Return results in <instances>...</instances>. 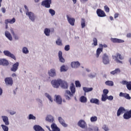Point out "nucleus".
Masks as SVG:
<instances>
[{"mask_svg":"<svg viewBox=\"0 0 131 131\" xmlns=\"http://www.w3.org/2000/svg\"><path fill=\"white\" fill-rule=\"evenodd\" d=\"M49 75L51 77H54L56 76V70L55 69H52L49 72Z\"/></svg>","mask_w":131,"mask_h":131,"instance_id":"nucleus-27","label":"nucleus"},{"mask_svg":"<svg viewBox=\"0 0 131 131\" xmlns=\"http://www.w3.org/2000/svg\"><path fill=\"white\" fill-rule=\"evenodd\" d=\"M111 40L113 42H117L119 43H122V42H124V40H121L120 39H117L116 38H111Z\"/></svg>","mask_w":131,"mask_h":131,"instance_id":"nucleus-26","label":"nucleus"},{"mask_svg":"<svg viewBox=\"0 0 131 131\" xmlns=\"http://www.w3.org/2000/svg\"><path fill=\"white\" fill-rule=\"evenodd\" d=\"M123 118L124 119H129V118H131V110L124 114Z\"/></svg>","mask_w":131,"mask_h":131,"instance_id":"nucleus-17","label":"nucleus"},{"mask_svg":"<svg viewBox=\"0 0 131 131\" xmlns=\"http://www.w3.org/2000/svg\"><path fill=\"white\" fill-rule=\"evenodd\" d=\"M70 90L71 91V93L73 94H75V86L73 83H72L70 86Z\"/></svg>","mask_w":131,"mask_h":131,"instance_id":"nucleus-34","label":"nucleus"},{"mask_svg":"<svg viewBox=\"0 0 131 131\" xmlns=\"http://www.w3.org/2000/svg\"><path fill=\"white\" fill-rule=\"evenodd\" d=\"M51 127L52 129V131H60V128L58 127V126H57V125L54 123H53L51 124Z\"/></svg>","mask_w":131,"mask_h":131,"instance_id":"nucleus-23","label":"nucleus"},{"mask_svg":"<svg viewBox=\"0 0 131 131\" xmlns=\"http://www.w3.org/2000/svg\"><path fill=\"white\" fill-rule=\"evenodd\" d=\"M51 32V30L50 29L46 28L44 30V33L46 36H50V33Z\"/></svg>","mask_w":131,"mask_h":131,"instance_id":"nucleus-36","label":"nucleus"},{"mask_svg":"<svg viewBox=\"0 0 131 131\" xmlns=\"http://www.w3.org/2000/svg\"><path fill=\"white\" fill-rule=\"evenodd\" d=\"M88 76L90 77V78H95V77H96V75L94 74H90L88 75Z\"/></svg>","mask_w":131,"mask_h":131,"instance_id":"nucleus-56","label":"nucleus"},{"mask_svg":"<svg viewBox=\"0 0 131 131\" xmlns=\"http://www.w3.org/2000/svg\"><path fill=\"white\" fill-rule=\"evenodd\" d=\"M45 97H46V98H48V99L49 100V101H50V102H53V99H52V96H51L50 94H49L48 93H45Z\"/></svg>","mask_w":131,"mask_h":131,"instance_id":"nucleus-41","label":"nucleus"},{"mask_svg":"<svg viewBox=\"0 0 131 131\" xmlns=\"http://www.w3.org/2000/svg\"><path fill=\"white\" fill-rule=\"evenodd\" d=\"M81 25L82 28L85 27V19H84V18H81Z\"/></svg>","mask_w":131,"mask_h":131,"instance_id":"nucleus-39","label":"nucleus"},{"mask_svg":"<svg viewBox=\"0 0 131 131\" xmlns=\"http://www.w3.org/2000/svg\"><path fill=\"white\" fill-rule=\"evenodd\" d=\"M64 50H65V51H69V50H70V46H69V45H66V46L64 47Z\"/></svg>","mask_w":131,"mask_h":131,"instance_id":"nucleus-55","label":"nucleus"},{"mask_svg":"<svg viewBox=\"0 0 131 131\" xmlns=\"http://www.w3.org/2000/svg\"><path fill=\"white\" fill-rule=\"evenodd\" d=\"M103 52V48H98L96 50V58H99L101 53Z\"/></svg>","mask_w":131,"mask_h":131,"instance_id":"nucleus-32","label":"nucleus"},{"mask_svg":"<svg viewBox=\"0 0 131 131\" xmlns=\"http://www.w3.org/2000/svg\"><path fill=\"white\" fill-rule=\"evenodd\" d=\"M97 120L98 117H97V116H93L90 118V121L91 122H96V121H97Z\"/></svg>","mask_w":131,"mask_h":131,"instance_id":"nucleus-42","label":"nucleus"},{"mask_svg":"<svg viewBox=\"0 0 131 131\" xmlns=\"http://www.w3.org/2000/svg\"><path fill=\"white\" fill-rule=\"evenodd\" d=\"M120 72H121L120 69L117 68L114 71L111 72L110 74L112 75H115V74H118L119 73H120Z\"/></svg>","mask_w":131,"mask_h":131,"instance_id":"nucleus-29","label":"nucleus"},{"mask_svg":"<svg viewBox=\"0 0 131 131\" xmlns=\"http://www.w3.org/2000/svg\"><path fill=\"white\" fill-rule=\"evenodd\" d=\"M103 95L107 96V94L109 93V91L107 89H104L103 90Z\"/></svg>","mask_w":131,"mask_h":131,"instance_id":"nucleus-52","label":"nucleus"},{"mask_svg":"<svg viewBox=\"0 0 131 131\" xmlns=\"http://www.w3.org/2000/svg\"><path fill=\"white\" fill-rule=\"evenodd\" d=\"M10 114L11 115H14V114H16V111H11L10 112Z\"/></svg>","mask_w":131,"mask_h":131,"instance_id":"nucleus-61","label":"nucleus"},{"mask_svg":"<svg viewBox=\"0 0 131 131\" xmlns=\"http://www.w3.org/2000/svg\"><path fill=\"white\" fill-rule=\"evenodd\" d=\"M78 126L81 127L82 128H85V125H86V123L83 120H80L78 123Z\"/></svg>","mask_w":131,"mask_h":131,"instance_id":"nucleus-15","label":"nucleus"},{"mask_svg":"<svg viewBox=\"0 0 131 131\" xmlns=\"http://www.w3.org/2000/svg\"><path fill=\"white\" fill-rule=\"evenodd\" d=\"M125 112V109L123 107H120L117 111V116H120L121 114H123Z\"/></svg>","mask_w":131,"mask_h":131,"instance_id":"nucleus-13","label":"nucleus"},{"mask_svg":"<svg viewBox=\"0 0 131 131\" xmlns=\"http://www.w3.org/2000/svg\"><path fill=\"white\" fill-rule=\"evenodd\" d=\"M2 120L4 122L5 125H9L10 123L9 122V117L7 116H2Z\"/></svg>","mask_w":131,"mask_h":131,"instance_id":"nucleus-12","label":"nucleus"},{"mask_svg":"<svg viewBox=\"0 0 131 131\" xmlns=\"http://www.w3.org/2000/svg\"><path fill=\"white\" fill-rule=\"evenodd\" d=\"M55 98L57 104L61 105V104H62V98L61 96L60 95H55Z\"/></svg>","mask_w":131,"mask_h":131,"instance_id":"nucleus-18","label":"nucleus"},{"mask_svg":"<svg viewBox=\"0 0 131 131\" xmlns=\"http://www.w3.org/2000/svg\"><path fill=\"white\" fill-rule=\"evenodd\" d=\"M126 88L128 91H131V81L128 82Z\"/></svg>","mask_w":131,"mask_h":131,"instance_id":"nucleus-50","label":"nucleus"},{"mask_svg":"<svg viewBox=\"0 0 131 131\" xmlns=\"http://www.w3.org/2000/svg\"><path fill=\"white\" fill-rule=\"evenodd\" d=\"M68 70V67L65 65H63L60 67V72H66Z\"/></svg>","mask_w":131,"mask_h":131,"instance_id":"nucleus-31","label":"nucleus"},{"mask_svg":"<svg viewBox=\"0 0 131 131\" xmlns=\"http://www.w3.org/2000/svg\"><path fill=\"white\" fill-rule=\"evenodd\" d=\"M104 10L105 12H106V13H109V12H110V9L107 5L104 6Z\"/></svg>","mask_w":131,"mask_h":131,"instance_id":"nucleus-51","label":"nucleus"},{"mask_svg":"<svg viewBox=\"0 0 131 131\" xmlns=\"http://www.w3.org/2000/svg\"><path fill=\"white\" fill-rule=\"evenodd\" d=\"M86 131H94L93 128L89 127L86 129Z\"/></svg>","mask_w":131,"mask_h":131,"instance_id":"nucleus-62","label":"nucleus"},{"mask_svg":"<svg viewBox=\"0 0 131 131\" xmlns=\"http://www.w3.org/2000/svg\"><path fill=\"white\" fill-rule=\"evenodd\" d=\"M67 18L69 24H70V25L72 26H74L75 19L71 16H70L69 15H67Z\"/></svg>","mask_w":131,"mask_h":131,"instance_id":"nucleus-8","label":"nucleus"},{"mask_svg":"<svg viewBox=\"0 0 131 131\" xmlns=\"http://www.w3.org/2000/svg\"><path fill=\"white\" fill-rule=\"evenodd\" d=\"M105 84L109 86H113L114 85V83L112 81H105Z\"/></svg>","mask_w":131,"mask_h":131,"instance_id":"nucleus-37","label":"nucleus"},{"mask_svg":"<svg viewBox=\"0 0 131 131\" xmlns=\"http://www.w3.org/2000/svg\"><path fill=\"white\" fill-rule=\"evenodd\" d=\"M51 83L53 88L54 89H59V86H60V83H61V79L53 80L51 81Z\"/></svg>","mask_w":131,"mask_h":131,"instance_id":"nucleus-2","label":"nucleus"},{"mask_svg":"<svg viewBox=\"0 0 131 131\" xmlns=\"http://www.w3.org/2000/svg\"><path fill=\"white\" fill-rule=\"evenodd\" d=\"M60 85L61 89H68V83H67V82L65 81L61 80Z\"/></svg>","mask_w":131,"mask_h":131,"instance_id":"nucleus-14","label":"nucleus"},{"mask_svg":"<svg viewBox=\"0 0 131 131\" xmlns=\"http://www.w3.org/2000/svg\"><path fill=\"white\" fill-rule=\"evenodd\" d=\"M22 51L24 54H28V53H29V50H28V49L27 47H24Z\"/></svg>","mask_w":131,"mask_h":131,"instance_id":"nucleus-45","label":"nucleus"},{"mask_svg":"<svg viewBox=\"0 0 131 131\" xmlns=\"http://www.w3.org/2000/svg\"><path fill=\"white\" fill-rule=\"evenodd\" d=\"M126 36H127V37H128V38H130V37H131V33L127 34Z\"/></svg>","mask_w":131,"mask_h":131,"instance_id":"nucleus-64","label":"nucleus"},{"mask_svg":"<svg viewBox=\"0 0 131 131\" xmlns=\"http://www.w3.org/2000/svg\"><path fill=\"white\" fill-rule=\"evenodd\" d=\"M90 103L96 104V105H100V100L97 98H92L90 100Z\"/></svg>","mask_w":131,"mask_h":131,"instance_id":"nucleus-25","label":"nucleus"},{"mask_svg":"<svg viewBox=\"0 0 131 131\" xmlns=\"http://www.w3.org/2000/svg\"><path fill=\"white\" fill-rule=\"evenodd\" d=\"M72 68H78L80 66V63L78 61L72 62L71 64Z\"/></svg>","mask_w":131,"mask_h":131,"instance_id":"nucleus-21","label":"nucleus"},{"mask_svg":"<svg viewBox=\"0 0 131 131\" xmlns=\"http://www.w3.org/2000/svg\"><path fill=\"white\" fill-rule=\"evenodd\" d=\"M0 65H2V66H8L9 65V61L6 59H1Z\"/></svg>","mask_w":131,"mask_h":131,"instance_id":"nucleus-19","label":"nucleus"},{"mask_svg":"<svg viewBox=\"0 0 131 131\" xmlns=\"http://www.w3.org/2000/svg\"><path fill=\"white\" fill-rule=\"evenodd\" d=\"M5 82L6 85H10V86H12L13 83V78H12V77L5 78Z\"/></svg>","mask_w":131,"mask_h":131,"instance_id":"nucleus-6","label":"nucleus"},{"mask_svg":"<svg viewBox=\"0 0 131 131\" xmlns=\"http://www.w3.org/2000/svg\"><path fill=\"white\" fill-rule=\"evenodd\" d=\"M64 96L66 100H70V97L73 96V94L72 92H71L69 90L66 91Z\"/></svg>","mask_w":131,"mask_h":131,"instance_id":"nucleus-9","label":"nucleus"},{"mask_svg":"<svg viewBox=\"0 0 131 131\" xmlns=\"http://www.w3.org/2000/svg\"><path fill=\"white\" fill-rule=\"evenodd\" d=\"M92 45H94L95 47L98 46V40L96 38L93 39V43Z\"/></svg>","mask_w":131,"mask_h":131,"instance_id":"nucleus-47","label":"nucleus"},{"mask_svg":"<svg viewBox=\"0 0 131 131\" xmlns=\"http://www.w3.org/2000/svg\"><path fill=\"white\" fill-rule=\"evenodd\" d=\"M18 67L19 62H17L12 66V67L10 69V70L11 71H12V72H16V71L18 70Z\"/></svg>","mask_w":131,"mask_h":131,"instance_id":"nucleus-10","label":"nucleus"},{"mask_svg":"<svg viewBox=\"0 0 131 131\" xmlns=\"http://www.w3.org/2000/svg\"><path fill=\"white\" fill-rule=\"evenodd\" d=\"M58 121L59 123H60V124L62 125V126H64V127H67V124L65 123V121L64 120V119H63V118H62V117H58Z\"/></svg>","mask_w":131,"mask_h":131,"instance_id":"nucleus-22","label":"nucleus"},{"mask_svg":"<svg viewBox=\"0 0 131 131\" xmlns=\"http://www.w3.org/2000/svg\"><path fill=\"white\" fill-rule=\"evenodd\" d=\"M107 95H104L103 94L102 95V97H101V100L102 102H105L106 101V100H107Z\"/></svg>","mask_w":131,"mask_h":131,"instance_id":"nucleus-46","label":"nucleus"},{"mask_svg":"<svg viewBox=\"0 0 131 131\" xmlns=\"http://www.w3.org/2000/svg\"><path fill=\"white\" fill-rule=\"evenodd\" d=\"M16 22V18L15 17H13L12 19H6L5 23L6 25H8V24H14Z\"/></svg>","mask_w":131,"mask_h":131,"instance_id":"nucleus-16","label":"nucleus"},{"mask_svg":"<svg viewBox=\"0 0 131 131\" xmlns=\"http://www.w3.org/2000/svg\"><path fill=\"white\" fill-rule=\"evenodd\" d=\"M125 95V93H123L122 92H120L119 94L120 97H123L124 98V96Z\"/></svg>","mask_w":131,"mask_h":131,"instance_id":"nucleus-59","label":"nucleus"},{"mask_svg":"<svg viewBox=\"0 0 131 131\" xmlns=\"http://www.w3.org/2000/svg\"><path fill=\"white\" fill-rule=\"evenodd\" d=\"M2 12L5 14V13H6V8H2Z\"/></svg>","mask_w":131,"mask_h":131,"instance_id":"nucleus-63","label":"nucleus"},{"mask_svg":"<svg viewBox=\"0 0 131 131\" xmlns=\"http://www.w3.org/2000/svg\"><path fill=\"white\" fill-rule=\"evenodd\" d=\"M24 8L26 9V12H29V10L28 9V7H27V6L25 5Z\"/></svg>","mask_w":131,"mask_h":131,"instance_id":"nucleus-60","label":"nucleus"},{"mask_svg":"<svg viewBox=\"0 0 131 131\" xmlns=\"http://www.w3.org/2000/svg\"><path fill=\"white\" fill-rule=\"evenodd\" d=\"M51 4H52V0H44L41 3V6L49 9L51 8Z\"/></svg>","mask_w":131,"mask_h":131,"instance_id":"nucleus-4","label":"nucleus"},{"mask_svg":"<svg viewBox=\"0 0 131 131\" xmlns=\"http://www.w3.org/2000/svg\"><path fill=\"white\" fill-rule=\"evenodd\" d=\"M124 98H125V99H127V100H130L131 99L130 96H129V94L127 93H125V96H124Z\"/></svg>","mask_w":131,"mask_h":131,"instance_id":"nucleus-48","label":"nucleus"},{"mask_svg":"<svg viewBox=\"0 0 131 131\" xmlns=\"http://www.w3.org/2000/svg\"><path fill=\"white\" fill-rule=\"evenodd\" d=\"M75 84H76V88H80L81 86V84H80V82H79V81H76Z\"/></svg>","mask_w":131,"mask_h":131,"instance_id":"nucleus-49","label":"nucleus"},{"mask_svg":"<svg viewBox=\"0 0 131 131\" xmlns=\"http://www.w3.org/2000/svg\"><path fill=\"white\" fill-rule=\"evenodd\" d=\"M56 43L57 45V46H62V40L60 39V38H58L56 41Z\"/></svg>","mask_w":131,"mask_h":131,"instance_id":"nucleus-40","label":"nucleus"},{"mask_svg":"<svg viewBox=\"0 0 131 131\" xmlns=\"http://www.w3.org/2000/svg\"><path fill=\"white\" fill-rule=\"evenodd\" d=\"M102 128L105 131H108L109 130V128H108V126H107V125H103V126H102Z\"/></svg>","mask_w":131,"mask_h":131,"instance_id":"nucleus-53","label":"nucleus"},{"mask_svg":"<svg viewBox=\"0 0 131 131\" xmlns=\"http://www.w3.org/2000/svg\"><path fill=\"white\" fill-rule=\"evenodd\" d=\"M28 119H29V120H35L36 119V117L32 114H30L28 117Z\"/></svg>","mask_w":131,"mask_h":131,"instance_id":"nucleus-43","label":"nucleus"},{"mask_svg":"<svg viewBox=\"0 0 131 131\" xmlns=\"http://www.w3.org/2000/svg\"><path fill=\"white\" fill-rule=\"evenodd\" d=\"M79 100L81 103H86V102H88V99L85 97V96H81Z\"/></svg>","mask_w":131,"mask_h":131,"instance_id":"nucleus-33","label":"nucleus"},{"mask_svg":"<svg viewBox=\"0 0 131 131\" xmlns=\"http://www.w3.org/2000/svg\"><path fill=\"white\" fill-rule=\"evenodd\" d=\"M62 51H59L58 52V58L59 61L61 63H65V59L63 58V56H62Z\"/></svg>","mask_w":131,"mask_h":131,"instance_id":"nucleus-24","label":"nucleus"},{"mask_svg":"<svg viewBox=\"0 0 131 131\" xmlns=\"http://www.w3.org/2000/svg\"><path fill=\"white\" fill-rule=\"evenodd\" d=\"M121 83H122V84H123L124 85H126V86H127L128 82H127V81L123 80L121 82Z\"/></svg>","mask_w":131,"mask_h":131,"instance_id":"nucleus-54","label":"nucleus"},{"mask_svg":"<svg viewBox=\"0 0 131 131\" xmlns=\"http://www.w3.org/2000/svg\"><path fill=\"white\" fill-rule=\"evenodd\" d=\"M26 15L29 17L30 20H31L32 22H34V21H35L36 17H35V15L33 12L31 11H27L26 12Z\"/></svg>","mask_w":131,"mask_h":131,"instance_id":"nucleus-3","label":"nucleus"},{"mask_svg":"<svg viewBox=\"0 0 131 131\" xmlns=\"http://www.w3.org/2000/svg\"><path fill=\"white\" fill-rule=\"evenodd\" d=\"M5 35L7 38H8L9 40H13V37H12V35H11V33H10L9 31H6L5 32Z\"/></svg>","mask_w":131,"mask_h":131,"instance_id":"nucleus-28","label":"nucleus"},{"mask_svg":"<svg viewBox=\"0 0 131 131\" xmlns=\"http://www.w3.org/2000/svg\"><path fill=\"white\" fill-rule=\"evenodd\" d=\"M113 58L114 59V60H115L116 63L123 64L122 61L120 60H123L124 59V57H123V56H122L120 53H117L116 55H113Z\"/></svg>","mask_w":131,"mask_h":131,"instance_id":"nucleus-1","label":"nucleus"},{"mask_svg":"<svg viewBox=\"0 0 131 131\" xmlns=\"http://www.w3.org/2000/svg\"><path fill=\"white\" fill-rule=\"evenodd\" d=\"M49 12L52 17L55 16L56 14V11H55L54 9H50Z\"/></svg>","mask_w":131,"mask_h":131,"instance_id":"nucleus-44","label":"nucleus"},{"mask_svg":"<svg viewBox=\"0 0 131 131\" xmlns=\"http://www.w3.org/2000/svg\"><path fill=\"white\" fill-rule=\"evenodd\" d=\"M46 121H48V122L53 123V122H54V121L55 120L54 119V117H53V116L49 115H47V116L46 118Z\"/></svg>","mask_w":131,"mask_h":131,"instance_id":"nucleus-20","label":"nucleus"},{"mask_svg":"<svg viewBox=\"0 0 131 131\" xmlns=\"http://www.w3.org/2000/svg\"><path fill=\"white\" fill-rule=\"evenodd\" d=\"M1 127L3 131H9V127L6 124H2Z\"/></svg>","mask_w":131,"mask_h":131,"instance_id":"nucleus-38","label":"nucleus"},{"mask_svg":"<svg viewBox=\"0 0 131 131\" xmlns=\"http://www.w3.org/2000/svg\"><path fill=\"white\" fill-rule=\"evenodd\" d=\"M83 91H84V92L85 93H89V92H92V91H93V88L83 87Z\"/></svg>","mask_w":131,"mask_h":131,"instance_id":"nucleus-35","label":"nucleus"},{"mask_svg":"<svg viewBox=\"0 0 131 131\" xmlns=\"http://www.w3.org/2000/svg\"><path fill=\"white\" fill-rule=\"evenodd\" d=\"M102 62L104 65H107L110 63V59H109V56L107 54L105 53L103 54L102 57Z\"/></svg>","mask_w":131,"mask_h":131,"instance_id":"nucleus-5","label":"nucleus"},{"mask_svg":"<svg viewBox=\"0 0 131 131\" xmlns=\"http://www.w3.org/2000/svg\"><path fill=\"white\" fill-rule=\"evenodd\" d=\"M107 100H108V101H112L114 99V97L113 96L111 95V96H107Z\"/></svg>","mask_w":131,"mask_h":131,"instance_id":"nucleus-57","label":"nucleus"},{"mask_svg":"<svg viewBox=\"0 0 131 131\" xmlns=\"http://www.w3.org/2000/svg\"><path fill=\"white\" fill-rule=\"evenodd\" d=\"M33 128L35 131H45V129H43L42 127L38 125L34 126Z\"/></svg>","mask_w":131,"mask_h":131,"instance_id":"nucleus-30","label":"nucleus"},{"mask_svg":"<svg viewBox=\"0 0 131 131\" xmlns=\"http://www.w3.org/2000/svg\"><path fill=\"white\" fill-rule=\"evenodd\" d=\"M3 53L5 56H7V57H10V58H12V59H13L14 60H16V57H15V55L12 54L10 51L8 50H5L3 52Z\"/></svg>","mask_w":131,"mask_h":131,"instance_id":"nucleus-7","label":"nucleus"},{"mask_svg":"<svg viewBox=\"0 0 131 131\" xmlns=\"http://www.w3.org/2000/svg\"><path fill=\"white\" fill-rule=\"evenodd\" d=\"M93 129L94 131H99V127H98L96 126H93Z\"/></svg>","mask_w":131,"mask_h":131,"instance_id":"nucleus-58","label":"nucleus"},{"mask_svg":"<svg viewBox=\"0 0 131 131\" xmlns=\"http://www.w3.org/2000/svg\"><path fill=\"white\" fill-rule=\"evenodd\" d=\"M97 14L98 17H106V14H105L104 11L102 10L101 9H97Z\"/></svg>","mask_w":131,"mask_h":131,"instance_id":"nucleus-11","label":"nucleus"}]
</instances>
